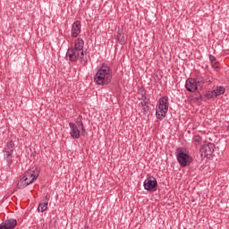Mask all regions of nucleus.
<instances>
[{
  "mask_svg": "<svg viewBox=\"0 0 229 229\" xmlns=\"http://www.w3.org/2000/svg\"><path fill=\"white\" fill-rule=\"evenodd\" d=\"M38 212H46L47 210V202H41L38 207Z\"/></svg>",
  "mask_w": 229,
  "mask_h": 229,
  "instance_id": "nucleus-19",
  "label": "nucleus"
},
{
  "mask_svg": "<svg viewBox=\"0 0 229 229\" xmlns=\"http://www.w3.org/2000/svg\"><path fill=\"white\" fill-rule=\"evenodd\" d=\"M85 229H90V228H89V227H86Z\"/></svg>",
  "mask_w": 229,
  "mask_h": 229,
  "instance_id": "nucleus-26",
  "label": "nucleus"
},
{
  "mask_svg": "<svg viewBox=\"0 0 229 229\" xmlns=\"http://www.w3.org/2000/svg\"><path fill=\"white\" fill-rule=\"evenodd\" d=\"M85 45V42H83V39L78 38L75 40V45L73 49L79 51L81 53V56H83V46Z\"/></svg>",
  "mask_w": 229,
  "mask_h": 229,
  "instance_id": "nucleus-13",
  "label": "nucleus"
},
{
  "mask_svg": "<svg viewBox=\"0 0 229 229\" xmlns=\"http://www.w3.org/2000/svg\"><path fill=\"white\" fill-rule=\"evenodd\" d=\"M66 56L69 58L70 62H76L78 58H81V64H82V65L87 64V57H83V55H81V52L73 47L68 48Z\"/></svg>",
  "mask_w": 229,
  "mask_h": 229,
  "instance_id": "nucleus-5",
  "label": "nucleus"
},
{
  "mask_svg": "<svg viewBox=\"0 0 229 229\" xmlns=\"http://www.w3.org/2000/svg\"><path fill=\"white\" fill-rule=\"evenodd\" d=\"M226 89L223 86L216 87V89L213 90L215 98H217V96H222V94H225Z\"/></svg>",
  "mask_w": 229,
  "mask_h": 229,
  "instance_id": "nucleus-15",
  "label": "nucleus"
},
{
  "mask_svg": "<svg viewBox=\"0 0 229 229\" xmlns=\"http://www.w3.org/2000/svg\"><path fill=\"white\" fill-rule=\"evenodd\" d=\"M148 112H149V105L146 100H143L141 102V113L143 114V115H146Z\"/></svg>",
  "mask_w": 229,
  "mask_h": 229,
  "instance_id": "nucleus-16",
  "label": "nucleus"
},
{
  "mask_svg": "<svg viewBox=\"0 0 229 229\" xmlns=\"http://www.w3.org/2000/svg\"><path fill=\"white\" fill-rule=\"evenodd\" d=\"M97 85H108L112 81V70L108 64H104L97 72L94 77Z\"/></svg>",
  "mask_w": 229,
  "mask_h": 229,
  "instance_id": "nucleus-1",
  "label": "nucleus"
},
{
  "mask_svg": "<svg viewBox=\"0 0 229 229\" xmlns=\"http://www.w3.org/2000/svg\"><path fill=\"white\" fill-rule=\"evenodd\" d=\"M144 189L146 191H157V187H158V182L153 176L148 177L144 181Z\"/></svg>",
  "mask_w": 229,
  "mask_h": 229,
  "instance_id": "nucleus-7",
  "label": "nucleus"
},
{
  "mask_svg": "<svg viewBox=\"0 0 229 229\" xmlns=\"http://www.w3.org/2000/svg\"><path fill=\"white\" fill-rule=\"evenodd\" d=\"M39 174L40 169L38 167H32L31 169L25 172L21 177H23V180H25V183H27L28 186L31 185L34 180H37L38 178Z\"/></svg>",
  "mask_w": 229,
  "mask_h": 229,
  "instance_id": "nucleus-4",
  "label": "nucleus"
},
{
  "mask_svg": "<svg viewBox=\"0 0 229 229\" xmlns=\"http://www.w3.org/2000/svg\"><path fill=\"white\" fill-rule=\"evenodd\" d=\"M177 162L181 167H187L192 163V157L187 153H185L182 148H177L175 151Z\"/></svg>",
  "mask_w": 229,
  "mask_h": 229,
  "instance_id": "nucleus-3",
  "label": "nucleus"
},
{
  "mask_svg": "<svg viewBox=\"0 0 229 229\" xmlns=\"http://www.w3.org/2000/svg\"><path fill=\"white\" fill-rule=\"evenodd\" d=\"M17 226V220L8 219L0 225V229H14Z\"/></svg>",
  "mask_w": 229,
  "mask_h": 229,
  "instance_id": "nucleus-11",
  "label": "nucleus"
},
{
  "mask_svg": "<svg viewBox=\"0 0 229 229\" xmlns=\"http://www.w3.org/2000/svg\"><path fill=\"white\" fill-rule=\"evenodd\" d=\"M215 71H219V67L216 66V67L215 68Z\"/></svg>",
  "mask_w": 229,
  "mask_h": 229,
  "instance_id": "nucleus-25",
  "label": "nucleus"
},
{
  "mask_svg": "<svg viewBox=\"0 0 229 229\" xmlns=\"http://www.w3.org/2000/svg\"><path fill=\"white\" fill-rule=\"evenodd\" d=\"M14 146L15 144H13V141H8L4 151V158L9 167H12V162H13L12 155L13 154Z\"/></svg>",
  "mask_w": 229,
  "mask_h": 229,
  "instance_id": "nucleus-6",
  "label": "nucleus"
},
{
  "mask_svg": "<svg viewBox=\"0 0 229 229\" xmlns=\"http://www.w3.org/2000/svg\"><path fill=\"white\" fill-rule=\"evenodd\" d=\"M193 140H194V142H201V137H199V136H195V137L193 138Z\"/></svg>",
  "mask_w": 229,
  "mask_h": 229,
  "instance_id": "nucleus-23",
  "label": "nucleus"
},
{
  "mask_svg": "<svg viewBox=\"0 0 229 229\" xmlns=\"http://www.w3.org/2000/svg\"><path fill=\"white\" fill-rule=\"evenodd\" d=\"M206 98L208 99H213V98H216V96L214 95V91H207Z\"/></svg>",
  "mask_w": 229,
  "mask_h": 229,
  "instance_id": "nucleus-21",
  "label": "nucleus"
},
{
  "mask_svg": "<svg viewBox=\"0 0 229 229\" xmlns=\"http://www.w3.org/2000/svg\"><path fill=\"white\" fill-rule=\"evenodd\" d=\"M202 99H203V96L201 95L196 98L197 103H201Z\"/></svg>",
  "mask_w": 229,
  "mask_h": 229,
  "instance_id": "nucleus-24",
  "label": "nucleus"
},
{
  "mask_svg": "<svg viewBox=\"0 0 229 229\" xmlns=\"http://www.w3.org/2000/svg\"><path fill=\"white\" fill-rule=\"evenodd\" d=\"M70 126V135L72 137V139H74L75 140L80 139V130L78 129V126H76V123H69Z\"/></svg>",
  "mask_w": 229,
  "mask_h": 229,
  "instance_id": "nucleus-10",
  "label": "nucleus"
},
{
  "mask_svg": "<svg viewBox=\"0 0 229 229\" xmlns=\"http://www.w3.org/2000/svg\"><path fill=\"white\" fill-rule=\"evenodd\" d=\"M209 60L211 62L212 66L214 67V64H216V57L212 55H209Z\"/></svg>",
  "mask_w": 229,
  "mask_h": 229,
  "instance_id": "nucleus-22",
  "label": "nucleus"
},
{
  "mask_svg": "<svg viewBox=\"0 0 229 229\" xmlns=\"http://www.w3.org/2000/svg\"><path fill=\"white\" fill-rule=\"evenodd\" d=\"M18 189H25V187H28V184L26 183V181L21 177L17 183Z\"/></svg>",
  "mask_w": 229,
  "mask_h": 229,
  "instance_id": "nucleus-17",
  "label": "nucleus"
},
{
  "mask_svg": "<svg viewBox=\"0 0 229 229\" xmlns=\"http://www.w3.org/2000/svg\"><path fill=\"white\" fill-rule=\"evenodd\" d=\"M216 146L214 143H208L200 148L201 157H209L214 153Z\"/></svg>",
  "mask_w": 229,
  "mask_h": 229,
  "instance_id": "nucleus-8",
  "label": "nucleus"
},
{
  "mask_svg": "<svg viewBox=\"0 0 229 229\" xmlns=\"http://www.w3.org/2000/svg\"><path fill=\"white\" fill-rule=\"evenodd\" d=\"M169 110V98L167 97H163L158 101V107L156 108V115L157 119L162 120L163 117H165Z\"/></svg>",
  "mask_w": 229,
  "mask_h": 229,
  "instance_id": "nucleus-2",
  "label": "nucleus"
},
{
  "mask_svg": "<svg viewBox=\"0 0 229 229\" xmlns=\"http://www.w3.org/2000/svg\"><path fill=\"white\" fill-rule=\"evenodd\" d=\"M114 37L119 42V44L124 46L126 40L124 39V32H123V30H118Z\"/></svg>",
  "mask_w": 229,
  "mask_h": 229,
  "instance_id": "nucleus-14",
  "label": "nucleus"
},
{
  "mask_svg": "<svg viewBox=\"0 0 229 229\" xmlns=\"http://www.w3.org/2000/svg\"><path fill=\"white\" fill-rule=\"evenodd\" d=\"M186 89L188 92H196L198 90V84L195 79H188L185 83Z\"/></svg>",
  "mask_w": 229,
  "mask_h": 229,
  "instance_id": "nucleus-9",
  "label": "nucleus"
},
{
  "mask_svg": "<svg viewBox=\"0 0 229 229\" xmlns=\"http://www.w3.org/2000/svg\"><path fill=\"white\" fill-rule=\"evenodd\" d=\"M80 33H81V23L77 21L72 24V37L76 38V37H78V35H80Z\"/></svg>",
  "mask_w": 229,
  "mask_h": 229,
  "instance_id": "nucleus-12",
  "label": "nucleus"
},
{
  "mask_svg": "<svg viewBox=\"0 0 229 229\" xmlns=\"http://www.w3.org/2000/svg\"><path fill=\"white\" fill-rule=\"evenodd\" d=\"M77 124L81 125V134L85 133V126H83V122H81V116H79L76 120Z\"/></svg>",
  "mask_w": 229,
  "mask_h": 229,
  "instance_id": "nucleus-20",
  "label": "nucleus"
},
{
  "mask_svg": "<svg viewBox=\"0 0 229 229\" xmlns=\"http://www.w3.org/2000/svg\"><path fill=\"white\" fill-rule=\"evenodd\" d=\"M195 81H196L197 87L203 88V85H205V78L203 77H197L195 79Z\"/></svg>",
  "mask_w": 229,
  "mask_h": 229,
  "instance_id": "nucleus-18",
  "label": "nucleus"
}]
</instances>
